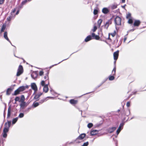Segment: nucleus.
Masks as SVG:
<instances>
[{"label":"nucleus","mask_w":146,"mask_h":146,"mask_svg":"<svg viewBox=\"0 0 146 146\" xmlns=\"http://www.w3.org/2000/svg\"><path fill=\"white\" fill-rule=\"evenodd\" d=\"M31 109V107L27 109L25 111H29V110Z\"/></svg>","instance_id":"obj_61"},{"label":"nucleus","mask_w":146,"mask_h":146,"mask_svg":"<svg viewBox=\"0 0 146 146\" xmlns=\"http://www.w3.org/2000/svg\"><path fill=\"white\" fill-rule=\"evenodd\" d=\"M31 88L35 91V92L33 95L35 93V92L37 90V88L36 85L35 83H33L31 84Z\"/></svg>","instance_id":"obj_6"},{"label":"nucleus","mask_w":146,"mask_h":146,"mask_svg":"<svg viewBox=\"0 0 146 146\" xmlns=\"http://www.w3.org/2000/svg\"><path fill=\"white\" fill-rule=\"evenodd\" d=\"M130 102H128L126 104V106L127 107H129L130 106Z\"/></svg>","instance_id":"obj_56"},{"label":"nucleus","mask_w":146,"mask_h":146,"mask_svg":"<svg viewBox=\"0 0 146 146\" xmlns=\"http://www.w3.org/2000/svg\"><path fill=\"white\" fill-rule=\"evenodd\" d=\"M127 39V37H125H125L124 38L123 41L124 42H125Z\"/></svg>","instance_id":"obj_64"},{"label":"nucleus","mask_w":146,"mask_h":146,"mask_svg":"<svg viewBox=\"0 0 146 146\" xmlns=\"http://www.w3.org/2000/svg\"><path fill=\"white\" fill-rule=\"evenodd\" d=\"M126 6V4H125L123 6H121V7L123 8V9H125V6Z\"/></svg>","instance_id":"obj_63"},{"label":"nucleus","mask_w":146,"mask_h":146,"mask_svg":"<svg viewBox=\"0 0 146 146\" xmlns=\"http://www.w3.org/2000/svg\"><path fill=\"white\" fill-rule=\"evenodd\" d=\"M18 119V117H16L14 118L13 119L12 121V124L13 125L17 121Z\"/></svg>","instance_id":"obj_30"},{"label":"nucleus","mask_w":146,"mask_h":146,"mask_svg":"<svg viewBox=\"0 0 146 146\" xmlns=\"http://www.w3.org/2000/svg\"><path fill=\"white\" fill-rule=\"evenodd\" d=\"M86 136V134L85 133H83L80 134L79 136L76 138V140L77 139H79L80 140H82Z\"/></svg>","instance_id":"obj_13"},{"label":"nucleus","mask_w":146,"mask_h":146,"mask_svg":"<svg viewBox=\"0 0 146 146\" xmlns=\"http://www.w3.org/2000/svg\"><path fill=\"white\" fill-rule=\"evenodd\" d=\"M111 35L113 37H114L116 35V31H115L113 33H111Z\"/></svg>","instance_id":"obj_46"},{"label":"nucleus","mask_w":146,"mask_h":146,"mask_svg":"<svg viewBox=\"0 0 146 146\" xmlns=\"http://www.w3.org/2000/svg\"><path fill=\"white\" fill-rule=\"evenodd\" d=\"M49 82H48V84H46L44 86L43 90L44 92L45 93H47L48 90V85L49 84Z\"/></svg>","instance_id":"obj_15"},{"label":"nucleus","mask_w":146,"mask_h":146,"mask_svg":"<svg viewBox=\"0 0 146 146\" xmlns=\"http://www.w3.org/2000/svg\"><path fill=\"white\" fill-rule=\"evenodd\" d=\"M49 97H47L46 98H44L43 99L40 100L38 102L39 105L42 104L44 102L46 101L47 100V98Z\"/></svg>","instance_id":"obj_22"},{"label":"nucleus","mask_w":146,"mask_h":146,"mask_svg":"<svg viewBox=\"0 0 146 146\" xmlns=\"http://www.w3.org/2000/svg\"><path fill=\"white\" fill-rule=\"evenodd\" d=\"M92 36L91 35L88 36L85 39L84 41L86 42H88L92 39Z\"/></svg>","instance_id":"obj_20"},{"label":"nucleus","mask_w":146,"mask_h":146,"mask_svg":"<svg viewBox=\"0 0 146 146\" xmlns=\"http://www.w3.org/2000/svg\"><path fill=\"white\" fill-rule=\"evenodd\" d=\"M121 113L122 115H125V110H124L123 109L121 111Z\"/></svg>","instance_id":"obj_43"},{"label":"nucleus","mask_w":146,"mask_h":146,"mask_svg":"<svg viewBox=\"0 0 146 146\" xmlns=\"http://www.w3.org/2000/svg\"><path fill=\"white\" fill-rule=\"evenodd\" d=\"M125 124L124 122H122L119 125V126L118 128V129H120V130H121L123 127V126Z\"/></svg>","instance_id":"obj_24"},{"label":"nucleus","mask_w":146,"mask_h":146,"mask_svg":"<svg viewBox=\"0 0 146 146\" xmlns=\"http://www.w3.org/2000/svg\"><path fill=\"white\" fill-rule=\"evenodd\" d=\"M11 106L10 105L9 106L8 110V113L7 115V118H9L11 115Z\"/></svg>","instance_id":"obj_18"},{"label":"nucleus","mask_w":146,"mask_h":146,"mask_svg":"<svg viewBox=\"0 0 146 146\" xmlns=\"http://www.w3.org/2000/svg\"><path fill=\"white\" fill-rule=\"evenodd\" d=\"M93 124L92 123H89L87 125V127L88 128H90L92 127Z\"/></svg>","instance_id":"obj_40"},{"label":"nucleus","mask_w":146,"mask_h":146,"mask_svg":"<svg viewBox=\"0 0 146 146\" xmlns=\"http://www.w3.org/2000/svg\"><path fill=\"white\" fill-rule=\"evenodd\" d=\"M23 72V66L21 65H20L18 68L17 70V71L16 74V76H20Z\"/></svg>","instance_id":"obj_3"},{"label":"nucleus","mask_w":146,"mask_h":146,"mask_svg":"<svg viewBox=\"0 0 146 146\" xmlns=\"http://www.w3.org/2000/svg\"><path fill=\"white\" fill-rule=\"evenodd\" d=\"M7 34L8 33L7 31H5L3 37L4 38L7 40L10 43H11V42L10 40H9L7 36Z\"/></svg>","instance_id":"obj_14"},{"label":"nucleus","mask_w":146,"mask_h":146,"mask_svg":"<svg viewBox=\"0 0 146 146\" xmlns=\"http://www.w3.org/2000/svg\"><path fill=\"white\" fill-rule=\"evenodd\" d=\"M131 17V14L130 13H128L127 14L126 18L127 19H129Z\"/></svg>","instance_id":"obj_42"},{"label":"nucleus","mask_w":146,"mask_h":146,"mask_svg":"<svg viewBox=\"0 0 146 146\" xmlns=\"http://www.w3.org/2000/svg\"><path fill=\"white\" fill-rule=\"evenodd\" d=\"M20 92V90L17 89L15 91L14 93L12 94V95L13 96H16L19 94Z\"/></svg>","instance_id":"obj_23"},{"label":"nucleus","mask_w":146,"mask_h":146,"mask_svg":"<svg viewBox=\"0 0 146 146\" xmlns=\"http://www.w3.org/2000/svg\"><path fill=\"white\" fill-rule=\"evenodd\" d=\"M17 9V8H14L13 10H12L11 13H12V14H14L13 13H14L15 12Z\"/></svg>","instance_id":"obj_48"},{"label":"nucleus","mask_w":146,"mask_h":146,"mask_svg":"<svg viewBox=\"0 0 146 146\" xmlns=\"http://www.w3.org/2000/svg\"><path fill=\"white\" fill-rule=\"evenodd\" d=\"M92 36V38L93 37V38H94L95 37V36H96V35H95V34L94 33H93L92 34V36Z\"/></svg>","instance_id":"obj_57"},{"label":"nucleus","mask_w":146,"mask_h":146,"mask_svg":"<svg viewBox=\"0 0 146 146\" xmlns=\"http://www.w3.org/2000/svg\"><path fill=\"white\" fill-rule=\"evenodd\" d=\"M31 0H25L23 1L21 3V4L23 6V5H25L28 2H30Z\"/></svg>","instance_id":"obj_27"},{"label":"nucleus","mask_w":146,"mask_h":146,"mask_svg":"<svg viewBox=\"0 0 146 146\" xmlns=\"http://www.w3.org/2000/svg\"><path fill=\"white\" fill-rule=\"evenodd\" d=\"M15 102L18 101L19 102H20V98L18 96L16 97L15 99Z\"/></svg>","instance_id":"obj_33"},{"label":"nucleus","mask_w":146,"mask_h":146,"mask_svg":"<svg viewBox=\"0 0 146 146\" xmlns=\"http://www.w3.org/2000/svg\"><path fill=\"white\" fill-rule=\"evenodd\" d=\"M89 144V142L87 141L85 143H84L82 146H87Z\"/></svg>","instance_id":"obj_45"},{"label":"nucleus","mask_w":146,"mask_h":146,"mask_svg":"<svg viewBox=\"0 0 146 146\" xmlns=\"http://www.w3.org/2000/svg\"><path fill=\"white\" fill-rule=\"evenodd\" d=\"M41 84L42 86H44L45 85V81L44 80H42L41 82Z\"/></svg>","instance_id":"obj_49"},{"label":"nucleus","mask_w":146,"mask_h":146,"mask_svg":"<svg viewBox=\"0 0 146 146\" xmlns=\"http://www.w3.org/2000/svg\"><path fill=\"white\" fill-rule=\"evenodd\" d=\"M121 18L118 16H117L114 20L115 24V25H121Z\"/></svg>","instance_id":"obj_2"},{"label":"nucleus","mask_w":146,"mask_h":146,"mask_svg":"<svg viewBox=\"0 0 146 146\" xmlns=\"http://www.w3.org/2000/svg\"><path fill=\"white\" fill-rule=\"evenodd\" d=\"M21 92L23 91L25 89V87L24 86H22L18 88Z\"/></svg>","instance_id":"obj_26"},{"label":"nucleus","mask_w":146,"mask_h":146,"mask_svg":"<svg viewBox=\"0 0 146 146\" xmlns=\"http://www.w3.org/2000/svg\"><path fill=\"white\" fill-rule=\"evenodd\" d=\"M98 132L99 131L97 130L94 129L90 131V134L92 135H94L97 134Z\"/></svg>","instance_id":"obj_16"},{"label":"nucleus","mask_w":146,"mask_h":146,"mask_svg":"<svg viewBox=\"0 0 146 146\" xmlns=\"http://www.w3.org/2000/svg\"><path fill=\"white\" fill-rule=\"evenodd\" d=\"M24 116V114L23 113H20L19 115L18 116V118H21L23 117Z\"/></svg>","instance_id":"obj_37"},{"label":"nucleus","mask_w":146,"mask_h":146,"mask_svg":"<svg viewBox=\"0 0 146 146\" xmlns=\"http://www.w3.org/2000/svg\"><path fill=\"white\" fill-rule=\"evenodd\" d=\"M98 11L97 9H94V11L93 13L94 15H96L98 14Z\"/></svg>","instance_id":"obj_41"},{"label":"nucleus","mask_w":146,"mask_h":146,"mask_svg":"<svg viewBox=\"0 0 146 146\" xmlns=\"http://www.w3.org/2000/svg\"><path fill=\"white\" fill-rule=\"evenodd\" d=\"M121 130H120V129H117L116 131V134L117 135L119 134Z\"/></svg>","instance_id":"obj_54"},{"label":"nucleus","mask_w":146,"mask_h":146,"mask_svg":"<svg viewBox=\"0 0 146 146\" xmlns=\"http://www.w3.org/2000/svg\"><path fill=\"white\" fill-rule=\"evenodd\" d=\"M37 94L38 96H39L40 97V96L42 94V93L41 92H40L38 93Z\"/></svg>","instance_id":"obj_60"},{"label":"nucleus","mask_w":146,"mask_h":146,"mask_svg":"<svg viewBox=\"0 0 146 146\" xmlns=\"http://www.w3.org/2000/svg\"><path fill=\"white\" fill-rule=\"evenodd\" d=\"M100 38V37L99 36L97 35H96V36H95V37L94 38L96 40H99Z\"/></svg>","instance_id":"obj_50"},{"label":"nucleus","mask_w":146,"mask_h":146,"mask_svg":"<svg viewBox=\"0 0 146 146\" xmlns=\"http://www.w3.org/2000/svg\"><path fill=\"white\" fill-rule=\"evenodd\" d=\"M7 136V134L6 133H3V137L4 138H6Z\"/></svg>","instance_id":"obj_53"},{"label":"nucleus","mask_w":146,"mask_h":146,"mask_svg":"<svg viewBox=\"0 0 146 146\" xmlns=\"http://www.w3.org/2000/svg\"><path fill=\"white\" fill-rule=\"evenodd\" d=\"M70 102L71 104H77V101L76 100H75L74 99H71L70 100Z\"/></svg>","instance_id":"obj_25"},{"label":"nucleus","mask_w":146,"mask_h":146,"mask_svg":"<svg viewBox=\"0 0 146 146\" xmlns=\"http://www.w3.org/2000/svg\"><path fill=\"white\" fill-rule=\"evenodd\" d=\"M116 129V127H109L107 129V131L108 133H111L115 131Z\"/></svg>","instance_id":"obj_7"},{"label":"nucleus","mask_w":146,"mask_h":146,"mask_svg":"<svg viewBox=\"0 0 146 146\" xmlns=\"http://www.w3.org/2000/svg\"><path fill=\"white\" fill-rule=\"evenodd\" d=\"M73 143H74V142H70V143H68V142H67L65 144H64V145H62V146H67V145L68 144H71Z\"/></svg>","instance_id":"obj_44"},{"label":"nucleus","mask_w":146,"mask_h":146,"mask_svg":"<svg viewBox=\"0 0 146 146\" xmlns=\"http://www.w3.org/2000/svg\"><path fill=\"white\" fill-rule=\"evenodd\" d=\"M13 90V88H8L6 91V95H10Z\"/></svg>","instance_id":"obj_21"},{"label":"nucleus","mask_w":146,"mask_h":146,"mask_svg":"<svg viewBox=\"0 0 146 146\" xmlns=\"http://www.w3.org/2000/svg\"><path fill=\"white\" fill-rule=\"evenodd\" d=\"M5 0H0V4H2L4 3Z\"/></svg>","instance_id":"obj_58"},{"label":"nucleus","mask_w":146,"mask_h":146,"mask_svg":"<svg viewBox=\"0 0 146 146\" xmlns=\"http://www.w3.org/2000/svg\"><path fill=\"white\" fill-rule=\"evenodd\" d=\"M23 7V5H22V4L21 3L20 5L18 7H17V9H18L19 10H20L21 9H22Z\"/></svg>","instance_id":"obj_39"},{"label":"nucleus","mask_w":146,"mask_h":146,"mask_svg":"<svg viewBox=\"0 0 146 146\" xmlns=\"http://www.w3.org/2000/svg\"><path fill=\"white\" fill-rule=\"evenodd\" d=\"M115 72L116 68L115 67V66L112 72V75H110L109 76V79L110 80H113L114 79L115 77L114 76H115Z\"/></svg>","instance_id":"obj_4"},{"label":"nucleus","mask_w":146,"mask_h":146,"mask_svg":"<svg viewBox=\"0 0 146 146\" xmlns=\"http://www.w3.org/2000/svg\"><path fill=\"white\" fill-rule=\"evenodd\" d=\"M9 128L7 127V123H5V127L3 130V133H7L9 131Z\"/></svg>","instance_id":"obj_12"},{"label":"nucleus","mask_w":146,"mask_h":146,"mask_svg":"<svg viewBox=\"0 0 146 146\" xmlns=\"http://www.w3.org/2000/svg\"><path fill=\"white\" fill-rule=\"evenodd\" d=\"M31 77L33 79H35L38 76L37 72L36 71H33L31 74Z\"/></svg>","instance_id":"obj_9"},{"label":"nucleus","mask_w":146,"mask_h":146,"mask_svg":"<svg viewBox=\"0 0 146 146\" xmlns=\"http://www.w3.org/2000/svg\"><path fill=\"white\" fill-rule=\"evenodd\" d=\"M44 74V72L42 71H40L39 73V75L40 76H42Z\"/></svg>","instance_id":"obj_52"},{"label":"nucleus","mask_w":146,"mask_h":146,"mask_svg":"<svg viewBox=\"0 0 146 146\" xmlns=\"http://www.w3.org/2000/svg\"><path fill=\"white\" fill-rule=\"evenodd\" d=\"M119 51L117 50L113 53V58L115 60H116L118 58L119 56Z\"/></svg>","instance_id":"obj_10"},{"label":"nucleus","mask_w":146,"mask_h":146,"mask_svg":"<svg viewBox=\"0 0 146 146\" xmlns=\"http://www.w3.org/2000/svg\"><path fill=\"white\" fill-rule=\"evenodd\" d=\"M128 23L129 24H132L133 23V20L131 19H129L128 21Z\"/></svg>","instance_id":"obj_51"},{"label":"nucleus","mask_w":146,"mask_h":146,"mask_svg":"<svg viewBox=\"0 0 146 146\" xmlns=\"http://www.w3.org/2000/svg\"><path fill=\"white\" fill-rule=\"evenodd\" d=\"M39 97H40L39 96H38L37 94H36L35 95V96L33 99V100H36V101H38L39 100Z\"/></svg>","instance_id":"obj_29"},{"label":"nucleus","mask_w":146,"mask_h":146,"mask_svg":"<svg viewBox=\"0 0 146 146\" xmlns=\"http://www.w3.org/2000/svg\"><path fill=\"white\" fill-rule=\"evenodd\" d=\"M39 105V104L38 102H36V101L35 102H33V104L32 106L34 108H36Z\"/></svg>","instance_id":"obj_28"},{"label":"nucleus","mask_w":146,"mask_h":146,"mask_svg":"<svg viewBox=\"0 0 146 146\" xmlns=\"http://www.w3.org/2000/svg\"><path fill=\"white\" fill-rule=\"evenodd\" d=\"M48 74H49V72L48 71L46 73V74H45V76L44 77V79L46 80L47 79V80H48Z\"/></svg>","instance_id":"obj_32"},{"label":"nucleus","mask_w":146,"mask_h":146,"mask_svg":"<svg viewBox=\"0 0 146 146\" xmlns=\"http://www.w3.org/2000/svg\"><path fill=\"white\" fill-rule=\"evenodd\" d=\"M66 59H64L63 60H62V61H61V62H59L57 64H54V65H52L51 66H50V68H52V67H53V66H56V65H57V64H60V63L61 62H62V61H64V60H66Z\"/></svg>","instance_id":"obj_36"},{"label":"nucleus","mask_w":146,"mask_h":146,"mask_svg":"<svg viewBox=\"0 0 146 146\" xmlns=\"http://www.w3.org/2000/svg\"><path fill=\"white\" fill-rule=\"evenodd\" d=\"M15 17V15L11 13V15L7 17V20L8 21H10L12 19H13Z\"/></svg>","instance_id":"obj_8"},{"label":"nucleus","mask_w":146,"mask_h":146,"mask_svg":"<svg viewBox=\"0 0 146 146\" xmlns=\"http://www.w3.org/2000/svg\"><path fill=\"white\" fill-rule=\"evenodd\" d=\"M16 51H15V50H14V56H15L17 57V58H19V57H18L16 56H15V52H16Z\"/></svg>","instance_id":"obj_62"},{"label":"nucleus","mask_w":146,"mask_h":146,"mask_svg":"<svg viewBox=\"0 0 146 146\" xmlns=\"http://www.w3.org/2000/svg\"><path fill=\"white\" fill-rule=\"evenodd\" d=\"M25 98L24 95H22L21 96L20 101L21 103L20 104V108L22 109H24L28 105L27 103L25 102Z\"/></svg>","instance_id":"obj_1"},{"label":"nucleus","mask_w":146,"mask_h":146,"mask_svg":"<svg viewBox=\"0 0 146 146\" xmlns=\"http://www.w3.org/2000/svg\"><path fill=\"white\" fill-rule=\"evenodd\" d=\"M141 21L139 20H136L135 21L133 25L135 27H138L141 24Z\"/></svg>","instance_id":"obj_17"},{"label":"nucleus","mask_w":146,"mask_h":146,"mask_svg":"<svg viewBox=\"0 0 146 146\" xmlns=\"http://www.w3.org/2000/svg\"><path fill=\"white\" fill-rule=\"evenodd\" d=\"M80 140L79 139H77L76 140V139L74 140V141L76 142V143H79L80 142V141H79V140Z\"/></svg>","instance_id":"obj_55"},{"label":"nucleus","mask_w":146,"mask_h":146,"mask_svg":"<svg viewBox=\"0 0 146 146\" xmlns=\"http://www.w3.org/2000/svg\"><path fill=\"white\" fill-rule=\"evenodd\" d=\"M112 18H111L110 19L108 20L105 24L104 27L106 29H108L109 25L111 24L112 22Z\"/></svg>","instance_id":"obj_5"},{"label":"nucleus","mask_w":146,"mask_h":146,"mask_svg":"<svg viewBox=\"0 0 146 146\" xmlns=\"http://www.w3.org/2000/svg\"><path fill=\"white\" fill-rule=\"evenodd\" d=\"M19 11L20 10L18 9L17 11L16 14H15V15H17L19 13Z\"/></svg>","instance_id":"obj_59"},{"label":"nucleus","mask_w":146,"mask_h":146,"mask_svg":"<svg viewBox=\"0 0 146 146\" xmlns=\"http://www.w3.org/2000/svg\"><path fill=\"white\" fill-rule=\"evenodd\" d=\"M102 85V84H100V85H99L97 86L94 89V90L93 91H92V92H88V93H86V94H84L83 95H85L86 94H90V93H91V92H94L95 90L98 88L100 87ZM83 96V95H82Z\"/></svg>","instance_id":"obj_31"},{"label":"nucleus","mask_w":146,"mask_h":146,"mask_svg":"<svg viewBox=\"0 0 146 146\" xmlns=\"http://www.w3.org/2000/svg\"><path fill=\"white\" fill-rule=\"evenodd\" d=\"M6 21H5V23H3L1 28V31H0V33H1L2 32H4V30L6 29Z\"/></svg>","instance_id":"obj_11"},{"label":"nucleus","mask_w":146,"mask_h":146,"mask_svg":"<svg viewBox=\"0 0 146 146\" xmlns=\"http://www.w3.org/2000/svg\"><path fill=\"white\" fill-rule=\"evenodd\" d=\"M97 29V27L96 26H94V29L92 30L93 32H95Z\"/></svg>","instance_id":"obj_47"},{"label":"nucleus","mask_w":146,"mask_h":146,"mask_svg":"<svg viewBox=\"0 0 146 146\" xmlns=\"http://www.w3.org/2000/svg\"><path fill=\"white\" fill-rule=\"evenodd\" d=\"M102 21V20L101 19H100L98 20V25L99 26V27L100 26V25Z\"/></svg>","instance_id":"obj_35"},{"label":"nucleus","mask_w":146,"mask_h":146,"mask_svg":"<svg viewBox=\"0 0 146 146\" xmlns=\"http://www.w3.org/2000/svg\"><path fill=\"white\" fill-rule=\"evenodd\" d=\"M102 11L104 14H107L109 12V11L108 8L104 7L102 9Z\"/></svg>","instance_id":"obj_19"},{"label":"nucleus","mask_w":146,"mask_h":146,"mask_svg":"<svg viewBox=\"0 0 146 146\" xmlns=\"http://www.w3.org/2000/svg\"><path fill=\"white\" fill-rule=\"evenodd\" d=\"M7 125L8 124V126L7 125V127L9 128L11 125V121L7 120Z\"/></svg>","instance_id":"obj_34"},{"label":"nucleus","mask_w":146,"mask_h":146,"mask_svg":"<svg viewBox=\"0 0 146 146\" xmlns=\"http://www.w3.org/2000/svg\"><path fill=\"white\" fill-rule=\"evenodd\" d=\"M117 7V5H112L111 7V8L112 9H114L116 8Z\"/></svg>","instance_id":"obj_38"}]
</instances>
